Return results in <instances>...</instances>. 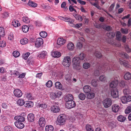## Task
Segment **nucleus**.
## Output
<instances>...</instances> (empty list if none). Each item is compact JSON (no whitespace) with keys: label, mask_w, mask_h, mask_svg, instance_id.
<instances>
[{"label":"nucleus","mask_w":131,"mask_h":131,"mask_svg":"<svg viewBox=\"0 0 131 131\" xmlns=\"http://www.w3.org/2000/svg\"><path fill=\"white\" fill-rule=\"evenodd\" d=\"M26 97L29 100H32L34 99L31 93H27L26 94Z\"/></svg>","instance_id":"59"},{"label":"nucleus","mask_w":131,"mask_h":131,"mask_svg":"<svg viewBox=\"0 0 131 131\" xmlns=\"http://www.w3.org/2000/svg\"><path fill=\"white\" fill-rule=\"evenodd\" d=\"M124 79L127 80H129L131 79V73L129 72L126 73L124 76Z\"/></svg>","instance_id":"22"},{"label":"nucleus","mask_w":131,"mask_h":131,"mask_svg":"<svg viewBox=\"0 0 131 131\" xmlns=\"http://www.w3.org/2000/svg\"><path fill=\"white\" fill-rule=\"evenodd\" d=\"M79 98L81 100H84L85 99V95L83 93H81L78 95Z\"/></svg>","instance_id":"45"},{"label":"nucleus","mask_w":131,"mask_h":131,"mask_svg":"<svg viewBox=\"0 0 131 131\" xmlns=\"http://www.w3.org/2000/svg\"><path fill=\"white\" fill-rule=\"evenodd\" d=\"M73 67L75 69L79 70L81 68L80 63L73 64Z\"/></svg>","instance_id":"40"},{"label":"nucleus","mask_w":131,"mask_h":131,"mask_svg":"<svg viewBox=\"0 0 131 131\" xmlns=\"http://www.w3.org/2000/svg\"><path fill=\"white\" fill-rule=\"evenodd\" d=\"M120 108V107L119 105L116 104H115L112 105V109L114 112L116 113L118 111Z\"/></svg>","instance_id":"11"},{"label":"nucleus","mask_w":131,"mask_h":131,"mask_svg":"<svg viewBox=\"0 0 131 131\" xmlns=\"http://www.w3.org/2000/svg\"><path fill=\"white\" fill-rule=\"evenodd\" d=\"M107 35L110 38H112L115 37V34L114 32H110Z\"/></svg>","instance_id":"51"},{"label":"nucleus","mask_w":131,"mask_h":131,"mask_svg":"<svg viewBox=\"0 0 131 131\" xmlns=\"http://www.w3.org/2000/svg\"><path fill=\"white\" fill-rule=\"evenodd\" d=\"M111 94L113 98L117 97L118 95V90L116 89H112Z\"/></svg>","instance_id":"8"},{"label":"nucleus","mask_w":131,"mask_h":131,"mask_svg":"<svg viewBox=\"0 0 131 131\" xmlns=\"http://www.w3.org/2000/svg\"><path fill=\"white\" fill-rule=\"evenodd\" d=\"M95 96V94L94 93H89L87 95V97L89 99L93 98Z\"/></svg>","instance_id":"43"},{"label":"nucleus","mask_w":131,"mask_h":131,"mask_svg":"<svg viewBox=\"0 0 131 131\" xmlns=\"http://www.w3.org/2000/svg\"><path fill=\"white\" fill-rule=\"evenodd\" d=\"M76 105V103L73 101H70L66 103V106L69 109L74 107Z\"/></svg>","instance_id":"5"},{"label":"nucleus","mask_w":131,"mask_h":131,"mask_svg":"<svg viewBox=\"0 0 131 131\" xmlns=\"http://www.w3.org/2000/svg\"><path fill=\"white\" fill-rule=\"evenodd\" d=\"M55 87L57 89H58L60 90L62 89V85L61 83L59 82H56L55 83Z\"/></svg>","instance_id":"24"},{"label":"nucleus","mask_w":131,"mask_h":131,"mask_svg":"<svg viewBox=\"0 0 131 131\" xmlns=\"http://www.w3.org/2000/svg\"><path fill=\"white\" fill-rule=\"evenodd\" d=\"M52 56L54 58H59L61 56V53L58 51H53L51 54Z\"/></svg>","instance_id":"20"},{"label":"nucleus","mask_w":131,"mask_h":131,"mask_svg":"<svg viewBox=\"0 0 131 131\" xmlns=\"http://www.w3.org/2000/svg\"><path fill=\"white\" fill-rule=\"evenodd\" d=\"M25 101L24 100L22 99H19L17 101V103L20 106L23 105L25 104Z\"/></svg>","instance_id":"37"},{"label":"nucleus","mask_w":131,"mask_h":131,"mask_svg":"<svg viewBox=\"0 0 131 131\" xmlns=\"http://www.w3.org/2000/svg\"><path fill=\"white\" fill-rule=\"evenodd\" d=\"M43 43V39L40 37L37 38L35 42V45L36 47H39Z\"/></svg>","instance_id":"6"},{"label":"nucleus","mask_w":131,"mask_h":131,"mask_svg":"<svg viewBox=\"0 0 131 131\" xmlns=\"http://www.w3.org/2000/svg\"><path fill=\"white\" fill-rule=\"evenodd\" d=\"M66 41V40L63 39L62 38H58L57 41V44L59 45H62L64 44Z\"/></svg>","instance_id":"15"},{"label":"nucleus","mask_w":131,"mask_h":131,"mask_svg":"<svg viewBox=\"0 0 131 131\" xmlns=\"http://www.w3.org/2000/svg\"><path fill=\"white\" fill-rule=\"evenodd\" d=\"M14 93L16 96L18 97H21L23 94L21 91L18 89H15L14 91Z\"/></svg>","instance_id":"9"},{"label":"nucleus","mask_w":131,"mask_h":131,"mask_svg":"<svg viewBox=\"0 0 131 131\" xmlns=\"http://www.w3.org/2000/svg\"><path fill=\"white\" fill-rule=\"evenodd\" d=\"M30 54L29 52H27L23 54V58L25 60H26Z\"/></svg>","instance_id":"57"},{"label":"nucleus","mask_w":131,"mask_h":131,"mask_svg":"<svg viewBox=\"0 0 131 131\" xmlns=\"http://www.w3.org/2000/svg\"><path fill=\"white\" fill-rule=\"evenodd\" d=\"M125 112L126 114H129L131 112V105L127 107Z\"/></svg>","instance_id":"41"},{"label":"nucleus","mask_w":131,"mask_h":131,"mask_svg":"<svg viewBox=\"0 0 131 131\" xmlns=\"http://www.w3.org/2000/svg\"><path fill=\"white\" fill-rule=\"evenodd\" d=\"M117 119L118 121L122 122L126 120V118L123 115H120L117 117Z\"/></svg>","instance_id":"23"},{"label":"nucleus","mask_w":131,"mask_h":131,"mask_svg":"<svg viewBox=\"0 0 131 131\" xmlns=\"http://www.w3.org/2000/svg\"><path fill=\"white\" fill-rule=\"evenodd\" d=\"M5 34L4 28L3 27H0V36L3 37L4 36Z\"/></svg>","instance_id":"39"},{"label":"nucleus","mask_w":131,"mask_h":131,"mask_svg":"<svg viewBox=\"0 0 131 131\" xmlns=\"http://www.w3.org/2000/svg\"><path fill=\"white\" fill-rule=\"evenodd\" d=\"M91 84L93 86L96 87L98 84V82L97 81L95 80H93L91 81Z\"/></svg>","instance_id":"48"},{"label":"nucleus","mask_w":131,"mask_h":131,"mask_svg":"<svg viewBox=\"0 0 131 131\" xmlns=\"http://www.w3.org/2000/svg\"><path fill=\"white\" fill-rule=\"evenodd\" d=\"M71 62V60L70 57L66 56L64 58L62 64L64 66L67 67L70 66Z\"/></svg>","instance_id":"3"},{"label":"nucleus","mask_w":131,"mask_h":131,"mask_svg":"<svg viewBox=\"0 0 131 131\" xmlns=\"http://www.w3.org/2000/svg\"><path fill=\"white\" fill-rule=\"evenodd\" d=\"M120 63L121 65L126 68H129L130 65L124 61H120Z\"/></svg>","instance_id":"38"},{"label":"nucleus","mask_w":131,"mask_h":131,"mask_svg":"<svg viewBox=\"0 0 131 131\" xmlns=\"http://www.w3.org/2000/svg\"><path fill=\"white\" fill-rule=\"evenodd\" d=\"M12 25L15 27H17L20 25V24L18 21L14 20L12 22Z\"/></svg>","instance_id":"26"},{"label":"nucleus","mask_w":131,"mask_h":131,"mask_svg":"<svg viewBox=\"0 0 131 131\" xmlns=\"http://www.w3.org/2000/svg\"><path fill=\"white\" fill-rule=\"evenodd\" d=\"M108 66H109L107 64H105L102 67V69H103V70H105L106 69H108V68L110 70H111V68L110 67H108Z\"/></svg>","instance_id":"61"},{"label":"nucleus","mask_w":131,"mask_h":131,"mask_svg":"<svg viewBox=\"0 0 131 131\" xmlns=\"http://www.w3.org/2000/svg\"><path fill=\"white\" fill-rule=\"evenodd\" d=\"M27 118L28 121L29 122H33L35 119L34 115L32 113L29 114L28 115Z\"/></svg>","instance_id":"17"},{"label":"nucleus","mask_w":131,"mask_h":131,"mask_svg":"<svg viewBox=\"0 0 131 131\" xmlns=\"http://www.w3.org/2000/svg\"><path fill=\"white\" fill-rule=\"evenodd\" d=\"M66 120V116L63 115H61L58 116L57 119V123L59 125L63 124Z\"/></svg>","instance_id":"2"},{"label":"nucleus","mask_w":131,"mask_h":131,"mask_svg":"<svg viewBox=\"0 0 131 131\" xmlns=\"http://www.w3.org/2000/svg\"><path fill=\"white\" fill-rule=\"evenodd\" d=\"M125 48L126 51L128 53H129L131 51V49L127 45H125Z\"/></svg>","instance_id":"53"},{"label":"nucleus","mask_w":131,"mask_h":131,"mask_svg":"<svg viewBox=\"0 0 131 131\" xmlns=\"http://www.w3.org/2000/svg\"><path fill=\"white\" fill-rule=\"evenodd\" d=\"M47 54V52L45 51H43L39 55V56L41 58H43L45 57Z\"/></svg>","instance_id":"44"},{"label":"nucleus","mask_w":131,"mask_h":131,"mask_svg":"<svg viewBox=\"0 0 131 131\" xmlns=\"http://www.w3.org/2000/svg\"><path fill=\"white\" fill-rule=\"evenodd\" d=\"M73 99L72 95L70 94H67L64 97V99L66 102L70 101H73Z\"/></svg>","instance_id":"12"},{"label":"nucleus","mask_w":131,"mask_h":131,"mask_svg":"<svg viewBox=\"0 0 131 131\" xmlns=\"http://www.w3.org/2000/svg\"><path fill=\"white\" fill-rule=\"evenodd\" d=\"M72 62L73 63V64H77L80 63V60L79 57H75L73 59Z\"/></svg>","instance_id":"21"},{"label":"nucleus","mask_w":131,"mask_h":131,"mask_svg":"<svg viewBox=\"0 0 131 131\" xmlns=\"http://www.w3.org/2000/svg\"><path fill=\"white\" fill-rule=\"evenodd\" d=\"M79 57L80 60H83L84 58L85 57V54L83 53H81L79 54Z\"/></svg>","instance_id":"47"},{"label":"nucleus","mask_w":131,"mask_h":131,"mask_svg":"<svg viewBox=\"0 0 131 131\" xmlns=\"http://www.w3.org/2000/svg\"><path fill=\"white\" fill-rule=\"evenodd\" d=\"M52 85V82L51 80L49 81L46 83V85L49 88L51 87Z\"/></svg>","instance_id":"52"},{"label":"nucleus","mask_w":131,"mask_h":131,"mask_svg":"<svg viewBox=\"0 0 131 131\" xmlns=\"http://www.w3.org/2000/svg\"><path fill=\"white\" fill-rule=\"evenodd\" d=\"M115 5V4L114 3H113L112 4H111L110 7L109 8V10L110 12H111L112 11Z\"/></svg>","instance_id":"63"},{"label":"nucleus","mask_w":131,"mask_h":131,"mask_svg":"<svg viewBox=\"0 0 131 131\" xmlns=\"http://www.w3.org/2000/svg\"><path fill=\"white\" fill-rule=\"evenodd\" d=\"M83 90L86 93H89L91 91V87L88 85H85L83 87Z\"/></svg>","instance_id":"18"},{"label":"nucleus","mask_w":131,"mask_h":131,"mask_svg":"<svg viewBox=\"0 0 131 131\" xmlns=\"http://www.w3.org/2000/svg\"><path fill=\"white\" fill-rule=\"evenodd\" d=\"M28 5L29 6L34 7H36L37 5L36 3L30 0L28 3Z\"/></svg>","instance_id":"28"},{"label":"nucleus","mask_w":131,"mask_h":131,"mask_svg":"<svg viewBox=\"0 0 131 131\" xmlns=\"http://www.w3.org/2000/svg\"><path fill=\"white\" fill-rule=\"evenodd\" d=\"M90 64L88 63H84L83 65V68L85 69H88L90 67Z\"/></svg>","instance_id":"46"},{"label":"nucleus","mask_w":131,"mask_h":131,"mask_svg":"<svg viewBox=\"0 0 131 131\" xmlns=\"http://www.w3.org/2000/svg\"><path fill=\"white\" fill-rule=\"evenodd\" d=\"M94 55L96 57L99 58H101L102 56L101 53L100 52L97 51H95Z\"/></svg>","instance_id":"50"},{"label":"nucleus","mask_w":131,"mask_h":131,"mask_svg":"<svg viewBox=\"0 0 131 131\" xmlns=\"http://www.w3.org/2000/svg\"><path fill=\"white\" fill-rule=\"evenodd\" d=\"M9 16V14L7 12H5L2 14V17L3 18H6Z\"/></svg>","instance_id":"62"},{"label":"nucleus","mask_w":131,"mask_h":131,"mask_svg":"<svg viewBox=\"0 0 131 131\" xmlns=\"http://www.w3.org/2000/svg\"><path fill=\"white\" fill-rule=\"evenodd\" d=\"M29 29L28 27L26 25L23 26L22 28V30L24 32H26L28 31Z\"/></svg>","instance_id":"35"},{"label":"nucleus","mask_w":131,"mask_h":131,"mask_svg":"<svg viewBox=\"0 0 131 131\" xmlns=\"http://www.w3.org/2000/svg\"><path fill=\"white\" fill-rule=\"evenodd\" d=\"M100 80L103 82H105L106 81V78L105 75H102L99 77Z\"/></svg>","instance_id":"42"},{"label":"nucleus","mask_w":131,"mask_h":131,"mask_svg":"<svg viewBox=\"0 0 131 131\" xmlns=\"http://www.w3.org/2000/svg\"><path fill=\"white\" fill-rule=\"evenodd\" d=\"M13 55L15 57H17L19 56L20 53L17 51H14L13 52Z\"/></svg>","instance_id":"49"},{"label":"nucleus","mask_w":131,"mask_h":131,"mask_svg":"<svg viewBox=\"0 0 131 131\" xmlns=\"http://www.w3.org/2000/svg\"><path fill=\"white\" fill-rule=\"evenodd\" d=\"M25 114L20 116H16L14 117V119L16 121H18L19 122H23L25 120V117L26 116Z\"/></svg>","instance_id":"7"},{"label":"nucleus","mask_w":131,"mask_h":131,"mask_svg":"<svg viewBox=\"0 0 131 131\" xmlns=\"http://www.w3.org/2000/svg\"><path fill=\"white\" fill-rule=\"evenodd\" d=\"M23 20L24 22L27 23L29 22V20L28 19V18L26 17L23 18Z\"/></svg>","instance_id":"64"},{"label":"nucleus","mask_w":131,"mask_h":131,"mask_svg":"<svg viewBox=\"0 0 131 131\" xmlns=\"http://www.w3.org/2000/svg\"><path fill=\"white\" fill-rule=\"evenodd\" d=\"M67 47L69 50H72L74 48V46L73 43H69Z\"/></svg>","instance_id":"31"},{"label":"nucleus","mask_w":131,"mask_h":131,"mask_svg":"<svg viewBox=\"0 0 131 131\" xmlns=\"http://www.w3.org/2000/svg\"><path fill=\"white\" fill-rule=\"evenodd\" d=\"M123 93L125 95H128L131 93V91L128 88H126L123 90Z\"/></svg>","instance_id":"32"},{"label":"nucleus","mask_w":131,"mask_h":131,"mask_svg":"<svg viewBox=\"0 0 131 131\" xmlns=\"http://www.w3.org/2000/svg\"><path fill=\"white\" fill-rule=\"evenodd\" d=\"M65 79L67 81H70L71 80V77L70 74H67L65 76Z\"/></svg>","instance_id":"56"},{"label":"nucleus","mask_w":131,"mask_h":131,"mask_svg":"<svg viewBox=\"0 0 131 131\" xmlns=\"http://www.w3.org/2000/svg\"><path fill=\"white\" fill-rule=\"evenodd\" d=\"M128 29L127 28L124 29L122 28L121 29V31L122 33L123 34H126L128 32Z\"/></svg>","instance_id":"54"},{"label":"nucleus","mask_w":131,"mask_h":131,"mask_svg":"<svg viewBox=\"0 0 131 131\" xmlns=\"http://www.w3.org/2000/svg\"><path fill=\"white\" fill-rule=\"evenodd\" d=\"M20 43L22 45H25L28 42V40L26 38H24L20 41Z\"/></svg>","instance_id":"33"},{"label":"nucleus","mask_w":131,"mask_h":131,"mask_svg":"<svg viewBox=\"0 0 131 131\" xmlns=\"http://www.w3.org/2000/svg\"><path fill=\"white\" fill-rule=\"evenodd\" d=\"M60 109L58 105H54L51 108V111L54 113H57L59 111Z\"/></svg>","instance_id":"16"},{"label":"nucleus","mask_w":131,"mask_h":131,"mask_svg":"<svg viewBox=\"0 0 131 131\" xmlns=\"http://www.w3.org/2000/svg\"><path fill=\"white\" fill-rule=\"evenodd\" d=\"M103 104L104 107L106 108L110 107L112 104V100L110 98H107L103 101Z\"/></svg>","instance_id":"1"},{"label":"nucleus","mask_w":131,"mask_h":131,"mask_svg":"<svg viewBox=\"0 0 131 131\" xmlns=\"http://www.w3.org/2000/svg\"><path fill=\"white\" fill-rule=\"evenodd\" d=\"M39 34L40 36L43 38H46L47 35V33L44 31L40 32Z\"/></svg>","instance_id":"36"},{"label":"nucleus","mask_w":131,"mask_h":131,"mask_svg":"<svg viewBox=\"0 0 131 131\" xmlns=\"http://www.w3.org/2000/svg\"><path fill=\"white\" fill-rule=\"evenodd\" d=\"M85 129L87 131H93V129L92 126L89 124H87L85 126Z\"/></svg>","instance_id":"34"},{"label":"nucleus","mask_w":131,"mask_h":131,"mask_svg":"<svg viewBox=\"0 0 131 131\" xmlns=\"http://www.w3.org/2000/svg\"><path fill=\"white\" fill-rule=\"evenodd\" d=\"M64 21L67 22H69L70 24H72L74 23V20L68 17H65L64 19Z\"/></svg>","instance_id":"25"},{"label":"nucleus","mask_w":131,"mask_h":131,"mask_svg":"<svg viewBox=\"0 0 131 131\" xmlns=\"http://www.w3.org/2000/svg\"><path fill=\"white\" fill-rule=\"evenodd\" d=\"M39 124L41 127H44L46 124V120L45 118L43 117L40 118L39 120Z\"/></svg>","instance_id":"13"},{"label":"nucleus","mask_w":131,"mask_h":131,"mask_svg":"<svg viewBox=\"0 0 131 131\" xmlns=\"http://www.w3.org/2000/svg\"><path fill=\"white\" fill-rule=\"evenodd\" d=\"M4 129L5 131H12V127L9 126L5 127L4 128Z\"/></svg>","instance_id":"60"},{"label":"nucleus","mask_w":131,"mask_h":131,"mask_svg":"<svg viewBox=\"0 0 131 131\" xmlns=\"http://www.w3.org/2000/svg\"><path fill=\"white\" fill-rule=\"evenodd\" d=\"M121 100L123 103L125 104L127 102L131 101V96L128 95L127 96H124L122 97Z\"/></svg>","instance_id":"4"},{"label":"nucleus","mask_w":131,"mask_h":131,"mask_svg":"<svg viewBox=\"0 0 131 131\" xmlns=\"http://www.w3.org/2000/svg\"><path fill=\"white\" fill-rule=\"evenodd\" d=\"M121 33L120 32L118 31L116 32V39L117 40L120 41L121 40Z\"/></svg>","instance_id":"27"},{"label":"nucleus","mask_w":131,"mask_h":131,"mask_svg":"<svg viewBox=\"0 0 131 131\" xmlns=\"http://www.w3.org/2000/svg\"><path fill=\"white\" fill-rule=\"evenodd\" d=\"M33 103L31 101H26L25 102V106L26 107L30 108L32 107L33 106Z\"/></svg>","instance_id":"19"},{"label":"nucleus","mask_w":131,"mask_h":131,"mask_svg":"<svg viewBox=\"0 0 131 131\" xmlns=\"http://www.w3.org/2000/svg\"><path fill=\"white\" fill-rule=\"evenodd\" d=\"M102 28L104 30L107 31H110L112 29V28L108 25H104L102 26Z\"/></svg>","instance_id":"30"},{"label":"nucleus","mask_w":131,"mask_h":131,"mask_svg":"<svg viewBox=\"0 0 131 131\" xmlns=\"http://www.w3.org/2000/svg\"><path fill=\"white\" fill-rule=\"evenodd\" d=\"M118 84V81L117 80H114L111 82L110 84V86L113 89H116L115 88Z\"/></svg>","instance_id":"10"},{"label":"nucleus","mask_w":131,"mask_h":131,"mask_svg":"<svg viewBox=\"0 0 131 131\" xmlns=\"http://www.w3.org/2000/svg\"><path fill=\"white\" fill-rule=\"evenodd\" d=\"M75 18L77 20L80 21H81L82 20V17L79 15H75Z\"/></svg>","instance_id":"58"},{"label":"nucleus","mask_w":131,"mask_h":131,"mask_svg":"<svg viewBox=\"0 0 131 131\" xmlns=\"http://www.w3.org/2000/svg\"><path fill=\"white\" fill-rule=\"evenodd\" d=\"M56 93L52 92L51 93L50 95V97L53 100L57 98Z\"/></svg>","instance_id":"55"},{"label":"nucleus","mask_w":131,"mask_h":131,"mask_svg":"<svg viewBox=\"0 0 131 131\" xmlns=\"http://www.w3.org/2000/svg\"><path fill=\"white\" fill-rule=\"evenodd\" d=\"M53 127L51 125H47L45 128L46 131H53Z\"/></svg>","instance_id":"29"},{"label":"nucleus","mask_w":131,"mask_h":131,"mask_svg":"<svg viewBox=\"0 0 131 131\" xmlns=\"http://www.w3.org/2000/svg\"><path fill=\"white\" fill-rule=\"evenodd\" d=\"M14 123L16 126L17 128L19 129H22L25 126L24 124L20 122L17 121L15 122Z\"/></svg>","instance_id":"14"}]
</instances>
